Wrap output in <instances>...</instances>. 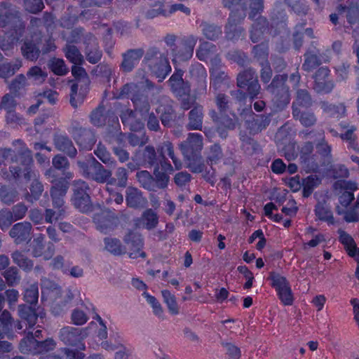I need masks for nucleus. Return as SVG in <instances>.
Wrapping results in <instances>:
<instances>
[{
    "label": "nucleus",
    "mask_w": 359,
    "mask_h": 359,
    "mask_svg": "<svg viewBox=\"0 0 359 359\" xmlns=\"http://www.w3.org/2000/svg\"><path fill=\"white\" fill-rule=\"evenodd\" d=\"M357 189V184L352 182H341L336 187V194L338 198L336 210L339 215H343L344 219L348 222H357L359 219V213L355 206L353 208H349V205L355 198L353 193Z\"/></svg>",
    "instance_id": "nucleus-1"
},
{
    "label": "nucleus",
    "mask_w": 359,
    "mask_h": 359,
    "mask_svg": "<svg viewBox=\"0 0 359 359\" xmlns=\"http://www.w3.org/2000/svg\"><path fill=\"white\" fill-rule=\"evenodd\" d=\"M310 98L305 91H301L298 93L297 102L294 104L293 116L299 120L302 125L310 126L316 121L314 116L311 113L305 111V107L308 105Z\"/></svg>",
    "instance_id": "nucleus-2"
},
{
    "label": "nucleus",
    "mask_w": 359,
    "mask_h": 359,
    "mask_svg": "<svg viewBox=\"0 0 359 359\" xmlns=\"http://www.w3.org/2000/svg\"><path fill=\"white\" fill-rule=\"evenodd\" d=\"M271 278L272 286L275 287L281 302L285 306L292 305L294 297L286 278L278 273H272Z\"/></svg>",
    "instance_id": "nucleus-3"
},
{
    "label": "nucleus",
    "mask_w": 359,
    "mask_h": 359,
    "mask_svg": "<svg viewBox=\"0 0 359 359\" xmlns=\"http://www.w3.org/2000/svg\"><path fill=\"white\" fill-rule=\"evenodd\" d=\"M76 185L79 186L81 190V191L77 189L75 190L74 197V205L80 211L84 212H88L90 209V205L89 196L85 192L87 187L83 182H79Z\"/></svg>",
    "instance_id": "nucleus-4"
},
{
    "label": "nucleus",
    "mask_w": 359,
    "mask_h": 359,
    "mask_svg": "<svg viewBox=\"0 0 359 359\" xmlns=\"http://www.w3.org/2000/svg\"><path fill=\"white\" fill-rule=\"evenodd\" d=\"M126 242L130 250H132V248H134V251L128 252V255L130 258L137 259L140 257H144V253L141 250L142 242L140 236L137 234H129L126 238Z\"/></svg>",
    "instance_id": "nucleus-5"
},
{
    "label": "nucleus",
    "mask_w": 359,
    "mask_h": 359,
    "mask_svg": "<svg viewBox=\"0 0 359 359\" xmlns=\"http://www.w3.org/2000/svg\"><path fill=\"white\" fill-rule=\"evenodd\" d=\"M238 84L241 88L248 86L249 90L252 88L257 92L259 89L257 81L254 75L250 72H243L240 74L238 76ZM257 93H254L253 95H255Z\"/></svg>",
    "instance_id": "nucleus-6"
},
{
    "label": "nucleus",
    "mask_w": 359,
    "mask_h": 359,
    "mask_svg": "<svg viewBox=\"0 0 359 359\" xmlns=\"http://www.w3.org/2000/svg\"><path fill=\"white\" fill-rule=\"evenodd\" d=\"M94 221L97 225V228L103 233H107L112 229L114 226L113 219L109 217L105 212L96 215L94 217Z\"/></svg>",
    "instance_id": "nucleus-7"
},
{
    "label": "nucleus",
    "mask_w": 359,
    "mask_h": 359,
    "mask_svg": "<svg viewBox=\"0 0 359 359\" xmlns=\"http://www.w3.org/2000/svg\"><path fill=\"white\" fill-rule=\"evenodd\" d=\"M30 232V226L27 224L19 223L15 224L10 231L11 237L15 238L16 241H20L25 238Z\"/></svg>",
    "instance_id": "nucleus-8"
},
{
    "label": "nucleus",
    "mask_w": 359,
    "mask_h": 359,
    "mask_svg": "<svg viewBox=\"0 0 359 359\" xmlns=\"http://www.w3.org/2000/svg\"><path fill=\"white\" fill-rule=\"evenodd\" d=\"M339 239L348 252V254L351 257L356 258L359 250H356V245L352 237L346 233L341 231L340 232Z\"/></svg>",
    "instance_id": "nucleus-9"
},
{
    "label": "nucleus",
    "mask_w": 359,
    "mask_h": 359,
    "mask_svg": "<svg viewBox=\"0 0 359 359\" xmlns=\"http://www.w3.org/2000/svg\"><path fill=\"white\" fill-rule=\"evenodd\" d=\"M123 341L121 334L116 332L111 334L109 341H103L101 346L107 351H114L119 348V347H122Z\"/></svg>",
    "instance_id": "nucleus-10"
},
{
    "label": "nucleus",
    "mask_w": 359,
    "mask_h": 359,
    "mask_svg": "<svg viewBox=\"0 0 359 359\" xmlns=\"http://www.w3.org/2000/svg\"><path fill=\"white\" fill-rule=\"evenodd\" d=\"M104 249L114 255H120L125 252V248L121 245L120 241L114 238H105Z\"/></svg>",
    "instance_id": "nucleus-11"
},
{
    "label": "nucleus",
    "mask_w": 359,
    "mask_h": 359,
    "mask_svg": "<svg viewBox=\"0 0 359 359\" xmlns=\"http://www.w3.org/2000/svg\"><path fill=\"white\" fill-rule=\"evenodd\" d=\"M161 294L163 298V302L167 305L169 312L172 315L178 314L179 306L175 295L167 290H162Z\"/></svg>",
    "instance_id": "nucleus-12"
},
{
    "label": "nucleus",
    "mask_w": 359,
    "mask_h": 359,
    "mask_svg": "<svg viewBox=\"0 0 359 359\" xmlns=\"http://www.w3.org/2000/svg\"><path fill=\"white\" fill-rule=\"evenodd\" d=\"M158 222L156 214L151 210H146L141 218L140 226L151 229L154 228Z\"/></svg>",
    "instance_id": "nucleus-13"
},
{
    "label": "nucleus",
    "mask_w": 359,
    "mask_h": 359,
    "mask_svg": "<svg viewBox=\"0 0 359 359\" xmlns=\"http://www.w3.org/2000/svg\"><path fill=\"white\" fill-rule=\"evenodd\" d=\"M66 57L74 65H80L83 61V56L79 50L72 45H68L65 49Z\"/></svg>",
    "instance_id": "nucleus-14"
},
{
    "label": "nucleus",
    "mask_w": 359,
    "mask_h": 359,
    "mask_svg": "<svg viewBox=\"0 0 359 359\" xmlns=\"http://www.w3.org/2000/svg\"><path fill=\"white\" fill-rule=\"evenodd\" d=\"M142 295L147 303L151 306L154 315L159 318L163 319V309L159 302L154 296H151L147 292H143Z\"/></svg>",
    "instance_id": "nucleus-15"
},
{
    "label": "nucleus",
    "mask_w": 359,
    "mask_h": 359,
    "mask_svg": "<svg viewBox=\"0 0 359 359\" xmlns=\"http://www.w3.org/2000/svg\"><path fill=\"white\" fill-rule=\"evenodd\" d=\"M158 11L159 13H163L164 15L172 14L178 11L186 15H189L191 13L189 8L182 4H176L171 6H167L165 8H161V7H159Z\"/></svg>",
    "instance_id": "nucleus-16"
},
{
    "label": "nucleus",
    "mask_w": 359,
    "mask_h": 359,
    "mask_svg": "<svg viewBox=\"0 0 359 359\" xmlns=\"http://www.w3.org/2000/svg\"><path fill=\"white\" fill-rule=\"evenodd\" d=\"M19 313L20 318L27 320L29 325L32 326L36 323L37 316L31 307L20 306Z\"/></svg>",
    "instance_id": "nucleus-17"
},
{
    "label": "nucleus",
    "mask_w": 359,
    "mask_h": 359,
    "mask_svg": "<svg viewBox=\"0 0 359 359\" xmlns=\"http://www.w3.org/2000/svg\"><path fill=\"white\" fill-rule=\"evenodd\" d=\"M126 201L128 205L136 207L144 201L140 193L135 188H128L127 191Z\"/></svg>",
    "instance_id": "nucleus-18"
},
{
    "label": "nucleus",
    "mask_w": 359,
    "mask_h": 359,
    "mask_svg": "<svg viewBox=\"0 0 359 359\" xmlns=\"http://www.w3.org/2000/svg\"><path fill=\"white\" fill-rule=\"evenodd\" d=\"M50 69L57 75H64L68 72V69L62 59L54 58L50 61Z\"/></svg>",
    "instance_id": "nucleus-19"
},
{
    "label": "nucleus",
    "mask_w": 359,
    "mask_h": 359,
    "mask_svg": "<svg viewBox=\"0 0 359 359\" xmlns=\"http://www.w3.org/2000/svg\"><path fill=\"white\" fill-rule=\"evenodd\" d=\"M161 170L162 172L158 171V170H155V175L158 178V180L162 181L165 184L168 182L169 177L168 176V174L171 173L172 171V166L170 164L167 163L165 162L161 163Z\"/></svg>",
    "instance_id": "nucleus-20"
},
{
    "label": "nucleus",
    "mask_w": 359,
    "mask_h": 359,
    "mask_svg": "<svg viewBox=\"0 0 359 359\" xmlns=\"http://www.w3.org/2000/svg\"><path fill=\"white\" fill-rule=\"evenodd\" d=\"M316 213L317 217L321 219L324 220L330 224L334 223V217L332 212L327 209V208L319 205L316 207Z\"/></svg>",
    "instance_id": "nucleus-21"
},
{
    "label": "nucleus",
    "mask_w": 359,
    "mask_h": 359,
    "mask_svg": "<svg viewBox=\"0 0 359 359\" xmlns=\"http://www.w3.org/2000/svg\"><path fill=\"white\" fill-rule=\"evenodd\" d=\"M189 126L193 129H198L202 123V113L201 109H194L190 111Z\"/></svg>",
    "instance_id": "nucleus-22"
},
{
    "label": "nucleus",
    "mask_w": 359,
    "mask_h": 359,
    "mask_svg": "<svg viewBox=\"0 0 359 359\" xmlns=\"http://www.w3.org/2000/svg\"><path fill=\"white\" fill-rule=\"evenodd\" d=\"M170 70L171 67L166 60L161 61L160 67H154V72L157 77L160 78V80L164 79Z\"/></svg>",
    "instance_id": "nucleus-23"
},
{
    "label": "nucleus",
    "mask_w": 359,
    "mask_h": 359,
    "mask_svg": "<svg viewBox=\"0 0 359 359\" xmlns=\"http://www.w3.org/2000/svg\"><path fill=\"white\" fill-rule=\"evenodd\" d=\"M169 82L173 91L177 93L180 95V89L183 84L182 72H179L174 74L170 79Z\"/></svg>",
    "instance_id": "nucleus-24"
},
{
    "label": "nucleus",
    "mask_w": 359,
    "mask_h": 359,
    "mask_svg": "<svg viewBox=\"0 0 359 359\" xmlns=\"http://www.w3.org/2000/svg\"><path fill=\"white\" fill-rule=\"evenodd\" d=\"M13 259L15 263L22 269L27 270L32 266V263L27 259L22 254L15 252L13 254Z\"/></svg>",
    "instance_id": "nucleus-25"
},
{
    "label": "nucleus",
    "mask_w": 359,
    "mask_h": 359,
    "mask_svg": "<svg viewBox=\"0 0 359 359\" xmlns=\"http://www.w3.org/2000/svg\"><path fill=\"white\" fill-rule=\"evenodd\" d=\"M237 269L241 273H242L244 276V278L247 280L246 283L244 285V288H250L252 286V283L254 280L252 273L245 266H239Z\"/></svg>",
    "instance_id": "nucleus-26"
},
{
    "label": "nucleus",
    "mask_w": 359,
    "mask_h": 359,
    "mask_svg": "<svg viewBox=\"0 0 359 359\" xmlns=\"http://www.w3.org/2000/svg\"><path fill=\"white\" fill-rule=\"evenodd\" d=\"M28 75L31 77L34 81L37 83H41L43 81L46 77V74L42 71V69L38 67H34L32 68L29 72Z\"/></svg>",
    "instance_id": "nucleus-27"
},
{
    "label": "nucleus",
    "mask_w": 359,
    "mask_h": 359,
    "mask_svg": "<svg viewBox=\"0 0 359 359\" xmlns=\"http://www.w3.org/2000/svg\"><path fill=\"white\" fill-rule=\"evenodd\" d=\"M161 154L163 156L168 155L172 158L176 169L181 168V163L178 162L174 156L172 147L170 143L166 142L162 146Z\"/></svg>",
    "instance_id": "nucleus-28"
},
{
    "label": "nucleus",
    "mask_w": 359,
    "mask_h": 359,
    "mask_svg": "<svg viewBox=\"0 0 359 359\" xmlns=\"http://www.w3.org/2000/svg\"><path fill=\"white\" fill-rule=\"evenodd\" d=\"M38 287L35 285H32L30 288L26 290L25 293V299L30 304L35 303L38 299Z\"/></svg>",
    "instance_id": "nucleus-29"
},
{
    "label": "nucleus",
    "mask_w": 359,
    "mask_h": 359,
    "mask_svg": "<svg viewBox=\"0 0 359 359\" xmlns=\"http://www.w3.org/2000/svg\"><path fill=\"white\" fill-rule=\"evenodd\" d=\"M72 322L76 325H83L88 320V316L84 311L75 309L72 314Z\"/></svg>",
    "instance_id": "nucleus-30"
},
{
    "label": "nucleus",
    "mask_w": 359,
    "mask_h": 359,
    "mask_svg": "<svg viewBox=\"0 0 359 359\" xmlns=\"http://www.w3.org/2000/svg\"><path fill=\"white\" fill-rule=\"evenodd\" d=\"M87 60L91 63L97 62L101 58V52L97 46L94 44L90 49L87 50Z\"/></svg>",
    "instance_id": "nucleus-31"
},
{
    "label": "nucleus",
    "mask_w": 359,
    "mask_h": 359,
    "mask_svg": "<svg viewBox=\"0 0 359 359\" xmlns=\"http://www.w3.org/2000/svg\"><path fill=\"white\" fill-rule=\"evenodd\" d=\"M25 8L29 12L36 13L43 9V4L41 0H27Z\"/></svg>",
    "instance_id": "nucleus-32"
},
{
    "label": "nucleus",
    "mask_w": 359,
    "mask_h": 359,
    "mask_svg": "<svg viewBox=\"0 0 359 359\" xmlns=\"http://www.w3.org/2000/svg\"><path fill=\"white\" fill-rule=\"evenodd\" d=\"M250 11L249 16L250 18H253L263 9V1L250 0Z\"/></svg>",
    "instance_id": "nucleus-33"
},
{
    "label": "nucleus",
    "mask_w": 359,
    "mask_h": 359,
    "mask_svg": "<svg viewBox=\"0 0 359 359\" xmlns=\"http://www.w3.org/2000/svg\"><path fill=\"white\" fill-rule=\"evenodd\" d=\"M188 144L193 149H199L202 147V140L201 135L198 133H192L188 139Z\"/></svg>",
    "instance_id": "nucleus-34"
},
{
    "label": "nucleus",
    "mask_w": 359,
    "mask_h": 359,
    "mask_svg": "<svg viewBox=\"0 0 359 359\" xmlns=\"http://www.w3.org/2000/svg\"><path fill=\"white\" fill-rule=\"evenodd\" d=\"M203 32L207 38L214 39L221 34L219 28L213 25H205Z\"/></svg>",
    "instance_id": "nucleus-35"
},
{
    "label": "nucleus",
    "mask_w": 359,
    "mask_h": 359,
    "mask_svg": "<svg viewBox=\"0 0 359 359\" xmlns=\"http://www.w3.org/2000/svg\"><path fill=\"white\" fill-rule=\"evenodd\" d=\"M282 212L287 216H294L297 212V207L296 205L295 201L293 200H290L282 208Z\"/></svg>",
    "instance_id": "nucleus-36"
},
{
    "label": "nucleus",
    "mask_w": 359,
    "mask_h": 359,
    "mask_svg": "<svg viewBox=\"0 0 359 359\" xmlns=\"http://www.w3.org/2000/svg\"><path fill=\"white\" fill-rule=\"evenodd\" d=\"M262 28L263 26H261V22L253 25L250 34V37L252 42L255 43L259 41L263 34Z\"/></svg>",
    "instance_id": "nucleus-37"
},
{
    "label": "nucleus",
    "mask_w": 359,
    "mask_h": 359,
    "mask_svg": "<svg viewBox=\"0 0 359 359\" xmlns=\"http://www.w3.org/2000/svg\"><path fill=\"white\" fill-rule=\"evenodd\" d=\"M320 183V180L316 176H309L305 180L304 183V191H311L315 187Z\"/></svg>",
    "instance_id": "nucleus-38"
},
{
    "label": "nucleus",
    "mask_w": 359,
    "mask_h": 359,
    "mask_svg": "<svg viewBox=\"0 0 359 359\" xmlns=\"http://www.w3.org/2000/svg\"><path fill=\"white\" fill-rule=\"evenodd\" d=\"M325 241L324 236L322 234L316 235L313 239L303 244V249L308 250L310 248L316 247L318 245Z\"/></svg>",
    "instance_id": "nucleus-39"
},
{
    "label": "nucleus",
    "mask_w": 359,
    "mask_h": 359,
    "mask_svg": "<svg viewBox=\"0 0 359 359\" xmlns=\"http://www.w3.org/2000/svg\"><path fill=\"white\" fill-rule=\"evenodd\" d=\"M96 156L104 163H108L110 161L109 154L102 146H98L95 151Z\"/></svg>",
    "instance_id": "nucleus-40"
},
{
    "label": "nucleus",
    "mask_w": 359,
    "mask_h": 359,
    "mask_svg": "<svg viewBox=\"0 0 359 359\" xmlns=\"http://www.w3.org/2000/svg\"><path fill=\"white\" fill-rule=\"evenodd\" d=\"M210 48H212V47L208 43H203L200 46V48L197 52V55H198V58L200 60H205L208 57Z\"/></svg>",
    "instance_id": "nucleus-41"
},
{
    "label": "nucleus",
    "mask_w": 359,
    "mask_h": 359,
    "mask_svg": "<svg viewBox=\"0 0 359 359\" xmlns=\"http://www.w3.org/2000/svg\"><path fill=\"white\" fill-rule=\"evenodd\" d=\"M133 55V53H128L124 58L122 65L126 71H130L135 64Z\"/></svg>",
    "instance_id": "nucleus-42"
},
{
    "label": "nucleus",
    "mask_w": 359,
    "mask_h": 359,
    "mask_svg": "<svg viewBox=\"0 0 359 359\" xmlns=\"http://www.w3.org/2000/svg\"><path fill=\"white\" fill-rule=\"evenodd\" d=\"M190 180V175L186 172H180L175 175V183L179 186L185 185Z\"/></svg>",
    "instance_id": "nucleus-43"
},
{
    "label": "nucleus",
    "mask_w": 359,
    "mask_h": 359,
    "mask_svg": "<svg viewBox=\"0 0 359 359\" xmlns=\"http://www.w3.org/2000/svg\"><path fill=\"white\" fill-rule=\"evenodd\" d=\"M311 302L318 311H321L326 302V297L323 294L316 295Z\"/></svg>",
    "instance_id": "nucleus-44"
},
{
    "label": "nucleus",
    "mask_w": 359,
    "mask_h": 359,
    "mask_svg": "<svg viewBox=\"0 0 359 359\" xmlns=\"http://www.w3.org/2000/svg\"><path fill=\"white\" fill-rule=\"evenodd\" d=\"M137 177L140 183L146 187L151 182V179L147 171H142L137 174Z\"/></svg>",
    "instance_id": "nucleus-45"
},
{
    "label": "nucleus",
    "mask_w": 359,
    "mask_h": 359,
    "mask_svg": "<svg viewBox=\"0 0 359 359\" xmlns=\"http://www.w3.org/2000/svg\"><path fill=\"white\" fill-rule=\"evenodd\" d=\"M23 54L29 59L33 60L38 56V50H35L27 45H25L22 48Z\"/></svg>",
    "instance_id": "nucleus-46"
},
{
    "label": "nucleus",
    "mask_w": 359,
    "mask_h": 359,
    "mask_svg": "<svg viewBox=\"0 0 359 359\" xmlns=\"http://www.w3.org/2000/svg\"><path fill=\"white\" fill-rule=\"evenodd\" d=\"M4 276L10 284H13L18 278L17 271L13 269L6 271L4 273Z\"/></svg>",
    "instance_id": "nucleus-47"
},
{
    "label": "nucleus",
    "mask_w": 359,
    "mask_h": 359,
    "mask_svg": "<svg viewBox=\"0 0 359 359\" xmlns=\"http://www.w3.org/2000/svg\"><path fill=\"white\" fill-rule=\"evenodd\" d=\"M226 350L229 354L233 358L238 359L240 357V350L239 348L232 344H227L226 345Z\"/></svg>",
    "instance_id": "nucleus-48"
},
{
    "label": "nucleus",
    "mask_w": 359,
    "mask_h": 359,
    "mask_svg": "<svg viewBox=\"0 0 359 359\" xmlns=\"http://www.w3.org/2000/svg\"><path fill=\"white\" fill-rule=\"evenodd\" d=\"M285 169V165L280 159H277L273 161L271 165V170L276 173H282Z\"/></svg>",
    "instance_id": "nucleus-49"
},
{
    "label": "nucleus",
    "mask_w": 359,
    "mask_h": 359,
    "mask_svg": "<svg viewBox=\"0 0 359 359\" xmlns=\"http://www.w3.org/2000/svg\"><path fill=\"white\" fill-rule=\"evenodd\" d=\"M72 73L73 76L77 79H83L86 76V73L84 69L81 67L79 65H74L72 67Z\"/></svg>",
    "instance_id": "nucleus-50"
},
{
    "label": "nucleus",
    "mask_w": 359,
    "mask_h": 359,
    "mask_svg": "<svg viewBox=\"0 0 359 359\" xmlns=\"http://www.w3.org/2000/svg\"><path fill=\"white\" fill-rule=\"evenodd\" d=\"M67 189L66 185H62L60 188L54 186L51 190V196L53 200H55L57 196H63L66 193Z\"/></svg>",
    "instance_id": "nucleus-51"
},
{
    "label": "nucleus",
    "mask_w": 359,
    "mask_h": 359,
    "mask_svg": "<svg viewBox=\"0 0 359 359\" xmlns=\"http://www.w3.org/2000/svg\"><path fill=\"white\" fill-rule=\"evenodd\" d=\"M77 88L76 85L72 86L71 103L74 107H77L78 103L81 100L77 95Z\"/></svg>",
    "instance_id": "nucleus-52"
},
{
    "label": "nucleus",
    "mask_w": 359,
    "mask_h": 359,
    "mask_svg": "<svg viewBox=\"0 0 359 359\" xmlns=\"http://www.w3.org/2000/svg\"><path fill=\"white\" fill-rule=\"evenodd\" d=\"M53 163L55 168L60 169L66 167V165H67V161L65 158L62 156H57L55 158H53Z\"/></svg>",
    "instance_id": "nucleus-53"
},
{
    "label": "nucleus",
    "mask_w": 359,
    "mask_h": 359,
    "mask_svg": "<svg viewBox=\"0 0 359 359\" xmlns=\"http://www.w3.org/2000/svg\"><path fill=\"white\" fill-rule=\"evenodd\" d=\"M43 191L42 184L36 181L34 182L31 187V192L34 198L37 197Z\"/></svg>",
    "instance_id": "nucleus-54"
},
{
    "label": "nucleus",
    "mask_w": 359,
    "mask_h": 359,
    "mask_svg": "<svg viewBox=\"0 0 359 359\" xmlns=\"http://www.w3.org/2000/svg\"><path fill=\"white\" fill-rule=\"evenodd\" d=\"M29 342L32 345H35V344H39L41 347H47V350L53 349L55 347V343L53 340H47L46 341L38 343L36 341H34L32 339H28Z\"/></svg>",
    "instance_id": "nucleus-55"
},
{
    "label": "nucleus",
    "mask_w": 359,
    "mask_h": 359,
    "mask_svg": "<svg viewBox=\"0 0 359 359\" xmlns=\"http://www.w3.org/2000/svg\"><path fill=\"white\" fill-rule=\"evenodd\" d=\"M132 285L135 288L143 291V292H146L147 288L146 284L139 278H133L132 280Z\"/></svg>",
    "instance_id": "nucleus-56"
},
{
    "label": "nucleus",
    "mask_w": 359,
    "mask_h": 359,
    "mask_svg": "<svg viewBox=\"0 0 359 359\" xmlns=\"http://www.w3.org/2000/svg\"><path fill=\"white\" fill-rule=\"evenodd\" d=\"M202 232L197 230H191L189 233V238L194 242H199L202 238Z\"/></svg>",
    "instance_id": "nucleus-57"
},
{
    "label": "nucleus",
    "mask_w": 359,
    "mask_h": 359,
    "mask_svg": "<svg viewBox=\"0 0 359 359\" xmlns=\"http://www.w3.org/2000/svg\"><path fill=\"white\" fill-rule=\"evenodd\" d=\"M115 153L118 157L119 160L122 162H124L128 159L129 156L128 152L123 149H116Z\"/></svg>",
    "instance_id": "nucleus-58"
},
{
    "label": "nucleus",
    "mask_w": 359,
    "mask_h": 359,
    "mask_svg": "<svg viewBox=\"0 0 359 359\" xmlns=\"http://www.w3.org/2000/svg\"><path fill=\"white\" fill-rule=\"evenodd\" d=\"M43 97L47 99L50 103H55L57 98V95L55 92L50 90L45 92L43 93Z\"/></svg>",
    "instance_id": "nucleus-59"
},
{
    "label": "nucleus",
    "mask_w": 359,
    "mask_h": 359,
    "mask_svg": "<svg viewBox=\"0 0 359 359\" xmlns=\"http://www.w3.org/2000/svg\"><path fill=\"white\" fill-rule=\"evenodd\" d=\"M148 128L152 130H157L159 124L155 116H150L147 123Z\"/></svg>",
    "instance_id": "nucleus-60"
},
{
    "label": "nucleus",
    "mask_w": 359,
    "mask_h": 359,
    "mask_svg": "<svg viewBox=\"0 0 359 359\" xmlns=\"http://www.w3.org/2000/svg\"><path fill=\"white\" fill-rule=\"evenodd\" d=\"M121 349L116 352L114 358L115 359H126L128 358V351L122 345V347H119Z\"/></svg>",
    "instance_id": "nucleus-61"
},
{
    "label": "nucleus",
    "mask_w": 359,
    "mask_h": 359,
    "mask_svg": "<svg viewBox=\"0 0 359 359\" xmlns=\"http://www.w3.org/2000/svg\"><path fill=\"white\" fill-rule=\"evenodd\" d=\"M228 291L224 288H222L216 293V298L218 301L222 302L228 297Z\"/></svg>",
    "instance_id": "nucleus-62"
},
{
    "label": "nucleus",
    "mask_w": 359,
    "mask_h": 359,
    "mask_svg": "<svg viewBox=\"0 0 359 359\" xmlns=\"http://www.w3.org/2000/svg\"><path fill=\"white\" fill-rule=\"evenodd\" d=\"M354 128L353 127H351V128L348 129L344 133H341V137L342 139L344 140H351L353 139V131H354Z\"/></svg>",
    "instance_id": "nucleus-63"
},
{
    "label": "nucleus",
    "mask_w": 359,
    "mask_h": 359,
    "mask_svg": "<svg viewBox=\"0 0 359 359\" xmlns=\"http://www.w3.org/2000/svg\"><path fill=\"white\" fill-rule=\"evenodd\" d=\"M6 296L8 298V300L10 302H15L18 299V292L14 290H9L6 292Z\"/></svg>",
    "instance_id": "nucleus-64"
}]
</instances>
